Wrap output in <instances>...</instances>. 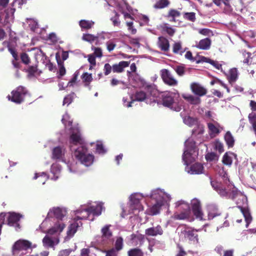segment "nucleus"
<instances>
[{
	"instance_id": "a19ab883",
	"label": "nucleus",
	"mask_w": 256,
	"mask_h": 256,
	"mask_svg": "<svg viewBox=\"0 0 256 256\" xmlns=\"http://www.w3.org/2000/svg\"><path fill=\"white\" fill-rule=\"evenodd\" d=\"M222 162L224 164L230 166L232 164V158L229 156L228 152H226L222 157Z\"/></svg>"
},
{
	"instance_id": "f03ea898",
	"label": "nucleus",
	"mask_w": 256,
	"mask_h": 256,
	"mask_svg": "<svg viewBox=\"0 0 256 256\" xmlns=\"http://www.w3.org/2000/svg\"><path fill=\"white\" fill-rule=\"evenodd\" d=\"M158 92L152 84L144 86V90H138L131 97L132 100L128 102V107H131L134 101L144 102L146 104L156 102Z\"/></svg>"
},
{
	"instance_id": "bf43d9fd",
	"label": "nucleus",
	"mask_w": 256,
	"mask_h": 256,
	"mask_svg": "<svg viewBox=\"0 0 256 256\" xmlns=\"http://www.w3.org/2000/svg\"><path fill=\"white\" fill-rule=\"evenodd\" d=\"M78 72L76 71L74 73L72 78L68 82V86H72L76 82V81L78 79Z\"/></svg>"
},
{
	"instance_id": "8fccbe9b",
	"label": "nucleus",
	"mask_w": 256,
	"mask_h": 256,
	"mask_svg": "<svg viewBox=\"0 0 256 256\" xmlns=\"http://www.w3.org/2000/svg\"><path fill=\"white\" fill-rule=\"evenodd\" d=\"M64 227V224H59L58 228H54L50 229L48 231V233L50 234H53L58 231L62 232Z\"/></svg>"
},
{
	"instance_id": "20e7f679",
	"label": "nucleus",
	"mask_w": 256,
	"mask_h": 256,
	"mask_svg": "<svg viewBox=\"0 0 256 256\" xmlns=\"http://www.w3.org/2000/svg\"><path fill=\"white\" fill-rule=\"evenodd\" d=\"M176 211L174 214L172 218L176 220H186L190 218V209L188 204L184 201H178L176 203Z\"/></svg>"
},
{
	"instance_id": "79ce46f5",
	"label": "nucleus",
	"mask_w": 256,
	"mask_h": 256,
	"mask_svg": "<svg viewBox=\"0 0 256 256\" xmlns=\"http://www.w3.org/2000/svg\"><path fill=\"white\" fill-rule=\"evenodd\" d=\"M98 38V36H96L90 34H84L82 36V40L90 42H94L97 40Z\"/></svg>"
},
{
	"instance_id": "13d9d810",
	"label": "nucleus",
	"mask_w": 256,
	"mask_h": 256,
	"mask_svg": "<svg viewBox=\"0 0 256 256\" xmlns=\"http://www.w3.org/2000/svg\"><path fill=\"white\" fill-rule=\"evenodd\" d=\"M112 70V66H111L109 64L106 63L104 64V74L105 76H108L109 74Z\"/></svg>"
},
{
	"instance_id": "9d476101",
	"label": "nucleus",
	"mask_w": 256,
	"mask_h": 256,
	"mask_svg": "<svg viewBox=\"0 0 256 256\" xmlns=\"http://www.w3.org/2000/svg\"><path fill=\"white\" fill-rule=\"evenodd\" d=\"M110 225H106L101 230L103 244H108L113 242L112 233L110 229Z\"/></svg>"
},
{
	"instance_id": "5fc2aeb1",
	"label": "nucleus",
	"mask_w": 256,
	"mask_h": 256,
	"mask_svg": "<svg viewBox=\"0 0 256 256\" xmlns=\"http://www.w3.org/2000/svg\"><path fill=\"white\" fill-rule=\"evenodd\" d=\"M182 49V45H181L180 42H175L173 44L172 52L174 54H178L180 52H181Z\"/></svg>"
},
{
	"instance_id": "69168bd1",
	"label": "nucleus",
	"mask_w": 256,
	"mask_h": 256,
	"mask_svg": "<svg viewBox=\"0 0 256 256\" xmlns=\"http://www.w3.org/2000/svg\"><path fill=\"white\" fill-rule=\"evenodd\" d=\"M217 192L220 196L228 197V192H227L222 186Z\"/></svg>"
},
{
	"instance_id": "b1692460",
	"label": "nucleus",
	"mask_w": 256,
	"mask_h": 256,
	"mask_svg": "<svg viewBox=\"0 0 256 256\" xmlns=\"http://www.w3.org/2000/svg\"><path fill=\"white\" fill-rule=\"evenodd\" d=\"M158 44L162 51L168 52L169 50V42L166 38L164 36H160L158 38Z\"/></svg>"
},
{
	"instance_id": "6ab92c4d",
	"label": "nucleus",
	"mask_w": 256,
	"mask_h": 256,
	"mask_svg": "<svg viewBox=\"0 0 256 256\" xmlns=\"http://www.w3.org/2000/svg\"><path fill=\"white\" fill-rule=\"evenodd\" d=\"M77 216L74 218V222L68 226V230L67 232L68 236L69 238L73 236L74 234L76 232L78 228L82 226V222H78L80 220H77Z\"/></svg>"
},
{
	"instance_id": "680f3d73",
	"label": "nucleus",
	"mask_w": 256,
	"mask_h": 256,
	"mask_svg": "<svg viewBox=\"0 0 256 256\" xmlns=\"http://www.w3.org/2000/svg\"><path fill=\"white\" fill-rule=\"evenodd\" d=\"M106 45L107 50L110 52L113 50L116 46V44L111 40L108 41Z\"/></svg>"
},
{
	"instance_id": "72a5a7b5",
	"label": "nucleus",
	"mask_w": 256,
	"mask_h": 256,
	"mask_svg": "<svg viewBox=\"0 0 256 256\" xmlns=\"http://www.w3.org/2000/svg\"><path fill=\"white\" fill-rule=\"evenodd\" d=\"M128 256H144V252L142 250L137 247L130 249L128 251Z\"/></svg>"
},
{
	"instance_id": "39448f33",
	"label": "nucleus",
	"mask_w": 256,
	"mask_h": 256,
	"mask_svg": "<svg viewBox=\"0 0 256 256\" xmlns=\"http://www.w3.org/2000/svg\"><path fill=\"white\" fill-rule=\"evenodd\" d=\"M28 94L26 89L22 86H19L11 92V96L8 95V98L12 102L20 104L24 102L26 94Z\"/></svg>"
},
{
	"instance_id": "2f4dec72",
	"label": "nucleus",
	"mask_w": 256,
	"mask_h": 256,
	"mask_svg": "<svg viewBox=\"0 0 256 256\" xmlns=\"http://www.w3.org/2000/svg\"><path fill=\"white\" fill-rule=\"evenodd\" d=\"M224 140L228 148H232L234 144V140L230 131H228L224 136Z\"/></svg>"
},
{
	"instance_id": "412c9836",
	"label": "nucleus",
	"mask_w": 256,
	"mask_h": 256,
	"mask_svg": "<svg viewBox=\"0 0 256 256\" xmlns=\"http://www.w3.org/2000/svg\"><path fill=\"white\" fill-rule=\"evenodd\" d=\"M228 197L234 200L237 204L239 203L238 200L244 198V196L242 193L235 188H234L230 192H228Z\"/></svg>"
},
{
	"instance_id": "1a4fd4ad",
	"label": "nucleus",
	"mask_w": 256,
	"mask_h": 256,
	"mask_svg": "<svg viewBox=\"0 0 256 256\" xmlns=\"http://www.w3.org/2000/svg\"><path fill=\"white\" fill-rule=\"evenodd\" d=\"M86 213V216H77V220H86L90 214H92L94 216H98L102 213L101 207L97 206H92L87 208L84 209V211Z\"/></svg>"
},
{
	"instance_id": "a18cd8bd",
	"label": "nucleus",
	"mask_w": 256,
	"mask_h": 256,
	"mask_svg": "<svg viewBox=\"0 0 256 256\" xmlns=\"http://www.w3.org/2000/svg\"><path fill=\"white\" fill-rule=\"evenodd\" d=\"M214 148L221 154L224 151V144L218 140H216L214 142Z\"/></svg>"
},
{
	"instance_id": "0eeeda50",
	"label": "nucleus",
	"mask_w": 256,
	"mask_h": 256,
	"mask_svg": "<svg viewBox=\"0 0 256 256\" xmlns=\"http://www.w3.org/2000/svg\"><path fill=\"white\" fill-rule=\"evenodd\" d=\"M196 148V142L192 139H188L185 142V150L182 154V160L184 164L188 165L190 162L188 158L192 155V152Z\"/></svg>"
},
{
	"instance_id": "a211bd4d",
	"label": "nucleus",
	"mask_w": 256,
	"mask_h": 256,
	"mask_svg": "<svg viewBox=\"0 0 256 256\" xmlns=\"http://www.w3.org/2000/svg\"><path fill=\"white\" fill-rule=\"evenodd\" d=\"M164 231L162 227L160 225H157L156 226L146 228L145 230V234L148 236H162Z\"/></svg>"
},
{
	"instance_id": "774afa93",
	"label": "nucleus",
	"mask_w": 256,
	"mask_h": 256,
	"mask_svg": "<svg viewBox=\"0 0 256 256\" xmlns=\"http://www.w3.org/2000/svg\"><path fill=\"white\" fill-rule=\"evenodd\" d=\"M178 248L179 250L176 256H185L186 254V252L184 250L183 248L181 246L178 244Z\"/></svg>"
},
{
	"instance_id": "49530a36",
	"label": "nucleus",
	"mask_w": 256,
	"mask_h": 256,
	"mask_svg": "<svg viewBox=\"0 0 256 256\" xmlns=\"http://www.w3.org/2000/svg\"><path fill=\"white\" fill-rule=\"evenodd\" d=\"M184 18L186 20L194 22L196 20V14L194 12H185L184 14Z\"/></svg>"
},
{
	"instance_id": "9b49d317",
	"label": "nucleus",
	"mask_w": 256,
	"mask_h": 256,
	"mask_svg": "<svg viewBox=\"0 0 256 256\" xmlns=\"http://www.w3.org/2000/svg\"><path fill=\"white\" fill-rule=\"evenodd\" d=\"M32 243L24 240H19L16 242L12 247V252L14 254L16 252L22 250H27L31 248Z\"/></svg>"
},
{
	"instance_id": "f3484780",
	"label": "nucleus",
	"mask_w": 256,
	"mask_h": 256,
	"mask_svg": "<svg viewBox=\"0 0 256 256\" xmlns=\"http://www.w3.org/2000/svg\"><path fill=\"white\" fill-rule=\"evenodd\" d=\"M192 208L194 214L196 218L200 220L202 218V212L201 209L200 202L197 199H194L192 201Z\"/></svg>"
},
{
	"instance_id": "c9c22d12",
	"label": "nucleus",
	"mask_w": 256,
	"mask_h": 256,
	"mask_svg": "<svg viewBox=\"0 0 256 256\" xmlns=\"http://www.w3.org/2000/svg\"><path fill=\"white\" fill-rule=\"evenodd\" d=\"M228 78L230 83L234 82L238 78V71L236 68H233L230 70Z\"/></svg>"
},
{
	"instance_id": "7ed1b4c3",
	"label": "nucleus",
	"mask_w": 256,
	"mask_h": 256,
	"mask_svg": "<svg viewBox=\"0 0 256 256\" xmlns=\"http://www.w3.org/2000/svg\"><path fill=\"white\" fill-rule=\"evenodd\" d=\"M178 98L179 94L178 93L170 92H164L161 96L162 104L164 106L173 110L180 112L181 110V106H178L176 102Z\"/></svg>"
},
{
	"instance_id": "09e8293b",
	"label": "nucleus",
	"mask_w": 256,
	"mask_h": 256,
	"mask_svg": "<svg viewBox=\"0 0 256 256\" xmlns=\"http://www.w3.org/2000/svg\"><path fill=\"white\" fill-rule=\"evenodd\" d=\"M205 158L207 161L210 162L218 160V156H217V154L213 152L208 153L206 155Z\"/></svg>"
},
{
	"instance_id": "f704fd0d",
	"label": "nucleus",
	"mask_w": 256,
	"mask_h": 256,
	"mask_svg": "<svg viewBox=\"0 0 256 256\" xmlns=\"http://www.w3.org/2000/svg\"><path fill=\"white\" fill-rule=\"evenodd\" d=\"M184 122L190 126H192L198 124V120L196 118L191 117L190 116H186L183 118Z\"/></svg>"
},
{
	"instance_id": "aec40b11",
	"label": "nucleus",
	"mask_w": 256,
	"mask_h": 256,
	"mask_svg": "<svg viewBox=\"0 0 256 256\" xmlns=\"http://www.w3.org/2000/svg\"><path fill=\"white\" fill-rule=\"evenodd\" d=\"M66 211L64 209L60 208H54L48 212L50 216L53 215L57 219L62 220L66 215Z\"/></svg>"
},
{
	"instance_id": "338daca9",
	"label": "nucleus",
	"mask_w": 256,
	"mask_h": 256,
	"mask_svg": "<svg viewBox=\"0 0 256 256\" xmlns=\"http://www.w3.org/2000/svg\"><path fill=\"white\" fill-rule=\"evenodd\" d=\"M48 39L50 40L53 43H56L58 42L56 36L54 32H52L48 34Z\"/></svg>"
},
{
	"instance_id": "4d7b16f0",
	"label": "nucleus",
	"mask_w": 256,
	"mask_h": 256,
	"mask_svg": "<svg viewBox=\"0 0 256 256\" xmlns=\"http://www.w3.org/2000/svg\"><path fill=\"white\" fill-rule=\"evenodd\" d=\"M175 71L179 76H182L185 74V68L182 66H178L174 68Z\"/></svg>"
},
{
	"instance_id": "f8f14e48",
	"label": "nucleus",
	"mask_w": 256,
	"mask_h": 256,
	"mask_svg": "<svg viewBox=\"0 0 256 256\" xmlns=\"http://www.w3.org/2000/svg\"><path fill=\"white\" fill-rule=\"evenodd\" d=\"M208 218L214 220L217 217H220L221 221L224 222L226 218V216L223 214L222 212L215 206H208Z\"/></svg>"
},
{
	"instance_id": "7c9ffc66",
	"label": "nucleus",
	"mask_w": 256,
	"mask_h": 256,
	"mask_svg": "<svg viewBox=\"0 0 256 256\" xmlns=\"http://www.w3.org/2000/svg\"><path fill=\"white\" fill-rule=\"evenodd\" d=\"M170 4L169 0H158L154 5L153 7L155 9H163L168 8Z\"/></svg>"
},
{
	"instance_id": "423d86ee",
	"label": "nucleus",
	"mask_w": 256,
	"mask_h": 256,
	"mask_svg": "<svg viewBox=\"0 0 256 256\" xmlns=\"http://www.w3.org/2000/svg\"><path fill=\"white\" fill-rule=\"evenodd\" d=\"M141 196L138 194L131 195L129 214H138L143 210V206L140 202Z\"/></svg>"
},
{
	"instance_id": "58836bf2",
	"label": "nucleus",
	"mask_w": 256,
	"mask_h": 256,
	"mask_svg": "<svg viewBox=\"0 0 256 256\" xmlns=\"http://www.w3.org/2000/svg\"><path fill=\"white\" fill-rule=\"evenodd\" d=\"M6 43H7V48H8V50L12 55V56L14 58V60H18L19 57H18V54L16 52V50H15V48H14L10 46V44L9 42H6Z\"/></svg>"
},
{
	"instance_id": "37998d69",
	"label": "nucleus",
	"mask_w": 256,
	"mask_h": 256,
	"mask_svg": "<svg viewBox=\"0 0 256 256\" xmlns=\"http://www.w3.org/2000/svg\"><path fill=\"white\" fill-rule=\"evenodd\" d=\"M162 29L170 36H173L176 32L175 29L173 28L172 27L169 26L168 24H164Z\"/></svg>"
},
{
	"instance_id": "393cba45",
	"label": "nucleus",
	"mask_w": 256,
	"mask_h": 256,
	"mask_svg": "<svg viewBox=\"0 0 256 256\" xmlns=\"http://www.w3.org/2000/svg\"><path fill=\"white\" fill-rule=\"evenodd\" d=\"M214 250L218 254V256H234V250L232 249L224 250L222 246H218Z\"/></svg>"
},
{
	"instance_id": "3c124183",
	"label": "nucleus",
	"mask_w": 256,
	"mask_h": 256,
	"mask_svg": "<svg viewBox=\"0 0 256 256\" xmlns=\"http://www.w3.org/2000/svg\"><path fill=\"white\" fill-rule=\"evenodd\" d=\"M42 242L44 245L52 247L54 245V242L48 236H45L42 240Z\"/></svg>"
},
{
	"instance_id": "ea45409f",
	"label": "nucleus",
	"mask_w": 256,
	"mask_h": 256,
	"mask_svg": "<svg viewBox=\"0 0 256 256\" xmlns=\"http://www.w3.org/2000/svg\"><path fill=\"white\" fill-rule=\"evenodd\" d=\"M180 12L178 10L175 9L171 8L168 10L166 17L168 18H176L180 17Z\"/></svg>"
},
{
	"instance_id": "6e6552de",
	"label": "nucleus",
	"mask_w": 256,
	"mask_h": 256,
	"mask_svg": "<svg viewBox=\"0 0 256 256\" xmlns=\"http://www.w3.org/2000/svg\"><path fill=\"white\" fill-rule=\"evenodd\" d=\"M22 216L14 212H9L7 217L6 224L10 226L14 227L16 230L20 229V224L18 223Z\"/></svg>"
},
{
	"instance_id": "de8ad7c7",
	"label": "nucleus",
	"mask_w": 256,
	"mask_h": 256,
	"mask_svg": "<svg viewBox=\"0 0 256 256\" xmlns=\"http://www.w3.org/2000/svg\"><path fill=\"white\" fill-rule=\"evenodd\" d=\"M115 248L117 251L121 250L123 248V239L122 237L118 238L115 242Z\"/></svg>"
},
{
	"instance_id": "c756f323",
	"label": "nucleus",
	"mask_w": 256,
	"mask_h": 256,
	"mask_svg": "<svg viewBox=\"0 0 256 256\" xmlns=\"http://www.w3.org/2000/svg\"><path fill=\"white\" fill-rule=\"evenodd\" d=\"M203 170V166L201 164L198 162L193 164L190 168V174H202Z\"/></svg>"
},
{
	"instance_id": "f257e3e1",
	"label": "nucleus",
	"mask_w": 256,
	"mask_h": 256,
	"mask_svg": "<svg viewBox=\"0 0 256 256\" xmlns=\"http://www.w3.org/2000/svg\"><path fill=\"white\" fill-rule=\"evenodd\" d=\"M70 142L74 145L78 144L80 145L74 152L75 158L84 166H90L94 162V156L88 154V148L85 146L84 140L79 132H72L71 134Z\"/></svg>"
},
{
	"instance_id": "c03bdc74",
	"label": "nucleus",
	"mask_w": 256,
	"mask_h": 256,
	"mask_svg": "<svg viewBox=\"0 0 256 256\" xmlns=\"http://www.w3.org/2000/svg\"><path fill=\"white\" fill-rule=\"evenodd\" d=\"M202 59L203 61L208 62L212 65L214 66L216 69L220 70L222 68V64H219L218 62L212 60L210 58L202 57Z\"/></svg>"
},
{
	"instance_id": "864d4df0",
	"label": "nucleus",
	"mask_w": 256,
	"mask_h": 256,
	"mask_svg": "<svg viewBox=\"0 0 256 256\" xmlns=\"http://www.w3.org/2000/svg\"><path fill=\"white\" fill-rule=\"evenodd\" d=\"M74 95V92L67 95L64 99L63 104L69 105L73 100Z\"/></svg>"
},
{
	"instance_id": "052dcab7",
	"label": "nucleus",
	"mask_w": 256,
	"mask_h": 256,
	"mask_svg": "<svg viewBox=\"0 0 256 256\" xmlns=\"http://www.w3.org/2000/svg\"><path fill=\"white\" fill-rule=\"evenodd\" d=\"M58 64L59 66V74L60 76H62L66 74V68L62 62H58Z\"/></svg>"
},
{
	"instance_id": "603ef678",
	"label": "nucleus",
	"mask_w": 256,
	"mask_h": 256,
	"mask_svg": "<svg viewBox=\"0 0 256 256\" xmlns=\"http://www.w3.org/2000/svg\"><path fill=\"white\" fill-rule=\"evenodd\" d=\"M20 59L22 62L25 64H28L30 62L28 55L26 52H22L20 54Z\"/></svg>"
},
{
	"instance_id": "e433bc0d",
	"label": "nucleus",
	"mask_w": 256,
	"mask_h": 256,
	"mask_svg": "<svg viewBox=\"0 0 256 256\" xmlns=\"http://www.w3.org/2000/svg\"><path fill=\"white\" fill-rule=\"evenodd\" d=\"M94 22L92 20H81L80 22V26L82 28L88 30L92 28Z\"/></svg>"
},
{
	"instance_id": "0e129e2a",
	"label": "nucleus",
	"mask_w": 256,
	"mask_h": 256,
	"mask_svg": "<svg viewBox=\"0 0 256 256\" xmlns=\"http://www.w3.org/2000/svg\"><path fill=\"white\" fill-rule=\"evenodd\" d=\"M96 150L99 154H104L106 152L102 144H97L96 146Z\"/></svg>"
},
{
	"instance_id": "5701e85b",
	"label": "nucleus",
	"mask_w": 256,
	"mask_h": 256,
	"mask_svg": "<svg viewBox=\"0 0 256 256\" xmlns=\"http://www.w3.org/2000/svg\"><path fill=\"white\" fill-rule=\"evenodd\" d=\"M212 40L210 38H205L200 40L199 42L196 45V47L202 50H208L210 48Z\"/></svg>"
},
{
	"instance_id": "473e14b6",
	"label": "nucleus",
	"mask_w": 256,
	"mask_h": 256,
	"mask_svg": "<svg viewBox=\"0 0 256 256\" xmlns=\"http://www.w3.org/2000/svg\"><path fill=\"white\" fill-rule=\"evenodd\" d=\"M208 128L209 130V134L212 137L216 136L220 132V130L218 127L212 123H208Z\"/></svg>"
},
{
	"instance_id": "cd10ccee",
	"label": "nucleus",
	"mask_w": 256,
	"mask_h": 256,
	"mask_svg": "<svg viewBox=\"0 0 256 256\" xmlns=\"http://www.w3.org/2000/svg\"><path fill=\"white\" fill-rule=\"evenodd\" d=\"M81 78L82 82L84 83V86L85 87L88 88L89 90H90L91 86L90 84L93 80L92 74H89L87 72H84L81 76Z\"/></svg>"
},
{
	"instance_id": "4468645a",
	"label": "nucleus",
	"mask_w": 256,
	"mask_h": 256,
	"mask_svg": "<svg viewBox=\"0 0 256 256\" xmlns=\"http://www.w3.org/2000/svg\"><path fill=\"white\" fill-rule=\"evenodd\" d=\"M162 78L164 82L170 86H176L178 81L174 79L169 71L166 69L162 70Z\"/></svg>"
},
{
	"instance_id": "6e6d98bb",
	"label": "nucleus",
	"mask_w": 256,
	"mask_h": 256,
	"mask_svg": "<svg viewBox=\"0 0 256 256\" xmlns=\"http://www.w3.org/2000/svg\"><path fill=\"white\" fill-rule=\"evenodd\" d=\"M38 71L37 66H30L26 70V72H28V75L34 76Z\"/></svg>"
},
{
	"instance_id": "2eb2a0df",
	"label": "nucleus",
	"mask_w": 256,
	"mask_h": 256,
	"mask_svg": "<svg viewBox=\"0 0 256 256\" xmlns=\"http://www.w3.org/2000/svg\"><path fill=\"white\" fill-rule=\"evenodd\" d=\"M184 238L191 241H198V230L192 228H186L182 232Z\"/></svg>"
},
{
	"instance_id": "c85d7f7f",
	"label": "nucleus",
	"mask_w": 256,
	"mask_h": 256,
	"mask_svg": "<svg viewBox=\"0 0 256 256\" xmlns=\"http://www.w3.org/2000/svg\"><path fill=\"white\" fill-rule=\"evenodd\" d=\"M238 207L240 208V212L242 214L246 222V226L248 227L252 220V217L250 210L248 208H244L241 206H238Z\"/></svg>"
},
{
	"instance_id": "4c0bfd02",
	"label": "nucleus",
	"mask_w": 256,
	"mask_h": 256,
	"mask_svg": "<svg viewBox=\"0 0 256 256\" xmlns=\"http://www.w3.org/2000/svg\"><path fill=\"white\" fill-rule=\"evenodd\" d=\"M162 203L157 202L150 208V213L152 215H156L160 212V210L162 206Z\"/></svg>"
},
{
	"instance_id": "dca6fc26",
	"label": "nucleus",
	"mask_w": 256,
	"mask_h": 256,
	"mask_svg": "<svg viewBox=\"0 0 256 256\" xmlns=\"http://www.w3.org/2000/svg\"><path fill=\"white\" fill-rule=\"evenodd\" d=\"M190 88L192 93L199 98L206 95L207 93V90L197 82H192Z\"/></svg>"
},
{
	"instance_id": "4be33fe9",
	"label": "nucleus",
	"mask_w": 256,
	"mask_h": 256,
	"mask_svg": "<svg viewBox=\"0 0 256 256\" xmlns=\"http://www.w3.org/2000/svg\"><path fill=\"white\" fill-rule=\"evenodd\" d=\"M130 62L121 61L118 64L112 65V72L116 73H121L124 72V68L129 66Z\"/></svg>"
},
{
	"instance_id": "a878e982",
	"label": "nucleus",
	"mask_w": 256,
	"mask_h": 256,
	"mask_svg": "<svg viewBox=\"0 0 256 256\" xmlns=\"http://www.w3.org/2000/svg\"><path fill=\"white\" fill-rule=\"evenodd\" d=\"M64 154V150L60 146H56L53 148L52 158L58 160L62 158Z\"/></svg>"
},
{
	"instance_id": "e2e57ef3",
	"label": "nucleus",
	"mask_w": 256,
	"mask_h": 256,
	"mask_svg": "<svg viewBox=\"0 0 256 256\" xmlns=\"http://www.w3.org/2000/svg\"><path fill=\"white\" fill-rule=\"evenodd\" d=\"M212 187L216 191L218 190L222 184L216 181H211L210 182Z\"/></svg>"
},
{
	"instance_id": "ddd939ff",
	"label": "nucleus",
	"mask_w": 256,
	"mask_h": 256,
	"mask_svg": "<svg viewBox=\"0 0 256 256\" xmlns=\"http://www.w3.org/2000/svg\"><path fill=\"white\" fill-rule=\"evenodd\" d=\"M222 3L228 10H232V6L235 7L236 10H240L242 8V0H222Z\"/></svg>"
},
{
	"instance_id": "bb28decb",
	"label": "nucleus",
	"mask_w": 256,
	"mask_h": 256,
	"mask_svg": "<svg viewBox=\"0 0 256 256\" xmlns=\"http://www.w3.org/2000/svg\"><path fill=\"white\" fill-rule=\"evenodd\" d=\"M182 97L191 104L198 105L201 102V100L199 97L192 94H182Z\"/></svg>"
}]
</instances>
